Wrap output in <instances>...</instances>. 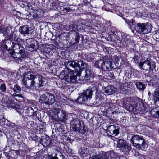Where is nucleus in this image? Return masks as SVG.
I'll list each match as a JSON object with an SVG mask.
<instances>
[{
  "mask_svg": "<svg viewBox=\"0 0 159 159\" xmlns=\"http://www.w3.org/2000/svg\"><path fill=\"white\" fill-rule=\"evenodd\" d=\"M65 65L66 67L59 75V77L61 79H64L69 82L74 83L76 81V76L74 74V71L68 67L74 69L77 75H80L81 73L82 66L84 63L81 61L77 62L72 61H67L65 62Z\"/></svg>",
  "mask_w": 159,
  "mask_h": 159,
  "instance_id": "1",
  "label": "nucleus"
},
{
  "mask_svg": "<svg viewBox=\"0 0 159 159\" xmlns=\"http://www.w3.org/2000/svg\"><path fill=\"white\" fill-rule=\"evenodd\" d=\"M22 84L28 89H35L37 87H43L45 84L43 77L40 75L34 76L31 72H28L25 74Z\"/></svg>",
  "mask_w": 159,
  "mask_h": 159,
  "instance_id": "2",
  "label": "nucleus"
},
{
  "mask_svg": "<svg viewBox=\"0 0 159 159\" xmlns=\"http://www.w3.org/2000/svg\"><path fill=\"white\" fill-rule=\"evenodd\" d=\"M139 100L131 98H127L123 102V106L127 110L134 113L137 114Z\"/></svg>",
  "mask_w": 159,
  "mask_h": 159,
  "instance_id": "3",
  "label": "nucleus"
},
{
  "mask_svg": "<svg viewBox=\"0 0 159 159\" xmlns=\"http://www.w3.org/2000/svg\"><path fill=\"white\" fill-rule=\"evenodd\" d=\"M92 89L89 88L87 89L80 94L79 97L76 100V102L82 104L86 103L92 98Z\"/></svg>",
  "mask_w": 159,
  "mask_h": 159,
  "instance_id": "4",
  "label": "nucleus"
},
{
  "mask_svg": "<svg viewBox=\"0 0 159 159\" xmlns=\"http://www.w3.org/2000/svg\"><path fill=\"white\" fill-rule=\"evenodd\" d=\"M152 29L151 24L149 23H137L135 30L141 34H144L150 32Z\"/></svg>",
  "mask_w": 159,
  "mask_h": 159,
  "instance_id": "5",
  "label": "nucleus"
},
{
  "mask_svg": "<svg viewBox=\"0 0 159 159\" xmlns=\"http://www.w3.org/2000/svg\"><path fill=\"white\" fill-rule=\"evenodd\" d=\"M12 28L10 27H5L1 26L0 27V33H2L3 36H6L9 39H11L13 40L18 41V38L16 35V32L14 31L11 32Z\"/></svg>",
  "mask_w": 159,
  "mask_h": 159,
  "instance_id": "6",
  "label": "nucleus"
},
{
  "mask_svg": "<svg viewBox=\"0 0 159 159\" xmlns=\"http://www.w3.org/2000/svg\"><path fill=\"white\" fill-rule=\"evenodd\" d=\"M130 142L134 147L140 149H143L146 145L145 140L142 136L137 135H135L132 137Z\"/></svg>",
  "mask_w": 159,
  "mask_h": 159,
  "instance_id": "7",
  "label": "nucleus"
},
{
  "mask_svg": "<svg viewBox=\"0 0 159 159\" xmlns=\"http://www.w3.org/2000/svg\"><path fill=\"white\" fill-rule=\"evenodd\" d=\"M71 127L75 131L79 132L82 134L84 133L85 132L84 128L82 126L81 122L77 118H73L70 122Z\"/></svg>",
  "mask_w": 159,
  "mask_h": 159,
  "instance_id": "8",
  "label": "nucleus"
},
{
  "mask_svg": "<svg viewBox=\"0 0 159 159\" xmlns=\"http://www.w3.org/2000/svg\"><path fill=\"white\" fill-rule=\"evenodd\" d=\"M55 101L54 95L51 93H47L42 95L40 98L39 102L41 103H45L47 105H52Z\"/></svg>",
  "mask_w": 159,
  "mask_h": 159,
  "instance_id": "9",
  "label": "nucleus"
},
{
  "mask_svg": "<svg viewBox=\"0 0 159 159\" xmlns=\"http://www.w3.org/2000/svg\"><path fill=\"white\" fill-rule=\"evenodd\" d=\"M53 119L56 121H64L66 120V115L65 111L60 109H55L53 111Z\"/></svg>",
  "mask_w": 159,
  "mask_h": 159,
  "instance_id": "10",
  "label": "nucleus"
},
{
  "mask_svg": "<svg viewBox=\"0 0 159 159\" xmlns=\"http://www.w3.org/2000/svg\"><path fill=\"white\" fill-rule=\"evenodd\" d=\"M18 39H20L18 40V41L14 40L16 43H14V42H12V45L13 46L12 48L13 50L15 51V54L14 53L12 54V57H13L15 60H20V59L19 57H16L14 56V55H16L15 54V53L18 54V53H19L21 51H22V50H24L23 47L19 43V42L20 41V39L18 38Z\"/></svg>",
  "mask_w": 159,
  "mask_h": 159,
  "instance_id": "11",
  "label": "nucleus"
},
{
  "mask_svg": "<svg viewBox=\"0 0 159 159\" xmlns=\"http://www.w3.org/2000/svg\"><path fill=\"white\" fill-rule=\"evenodd\" d=\"M117 146L120 148V149L124 152H127L129 151L130 147L128 144H126L125 141L121 139H118Z\"/></svg>",
  "mask_w": 159,
  "mask_h": 159,
  "instance_id": "12",
  "label": "nucleus"
},
{
  "mask_svg": "<svg viewBox=\"0 0 159 159\" xmlns=\"http://www.w3.org/2000/svg\"><path fill=\"white\" fill-rule=\"evenodd\" d=\"M150 58H148L145 61L140 62L139 64V66L141 69L146 70L150 69L151 68V63L150 62Z\"/></svg>",
  "mask_w": 159,
  "mask_h": 159,
  "instance_id": "13",
  "label": "nucleus"
},
{
  "mask_svg": "<svg viewBox=\"0 0 159 159\" xmlns=\"http://www.w3.org/2000/svg\"><path fill=\"white\" fill-rule=\"evenodd\" d=\"M113 157H115V152L113 151H110L103 152L98 158V159H112Z\"/></svg>",
  "mask_w": 159,
  "mask_h": 159,
  "instance_id": "14",
  "label": "nucleus"
},
{
  "mask_svg": "<svg viewBox=\"0 0 159 159\" xmlns=\"http://www.w3.org/2000/svg\"><path fill=\"white\" fill-rule=\"evenodd\" d=\"M27 43L26 46L27 49L31 52L34 51L35 48V41L33 38H29L26 40Z\"/></svg>",
  "mask_w": 159,
  "mask_h": 159,
  "instance_id": "15",
  "label": "nucleus"
},
{
  "mask_svg": "<svg viewBox=\"0 0 159 159\" xmlns=\"http://www.w3.org/2000/svg\"><path fill=\"white\" fill-rule=\"evenodd\" d=\"M107 129V131L113 137L117 136L119 133V130L116 129V126L114 125L109 126Z\"/></svg>",
  "mask_w": 159,
  "mask_h": 159,
  "instance_id": "16",
  "label": "nucleus"
},
{
  "mask_svg": "<svg viewBox=\"0 0 159 159\" xmlns=\"http://www.w3.org/2000/svg\"><path fill=\"white\" fill-rule=\"evenodd\" d=\"M19 32L22 34L25 35L32 33L30 28H29L27 25L20 27L19 29Z\"/></svg>",
  "mask_w": 159,
  "mask_h": 159,
  "instance_id": "17",
  "label": "nucleus"
},
{
  "mask_svg": "<svg viewBox=\"0 0 159 159\" xmlns=\"http://www.w3.org/2000/svg\"><path fill=\"white\" fill-rule=\"evenodd\" d=\"M102 67L104 70H107L113 68L114 66L112 62L109 61H106L102 64Z\"/></svg>",
  "mask_w": 159,
  "mask_h": 159,
  "instance_id": "18",
  "label": "nucleus"
},
{
  "mask_svg": "<svg viewBox=\"0 0 159 159\" xmlns=\"http://www.w3.org/2000/svg\"><path fill=\"white\" fill-rule=\"evenodd\" d=\"M116 90V88L113 86H108L105 88L104 94L107 95H111L115 92Z\"/></svg>",
  "mask_w": 159,
  "mask_h": 159,
  "instance_id": "19",
  "label": "nucleus"
},
{
  "mask_svg": "<svg viewBox=\"0 0 159 159\" xmlns=\"http://www.w3.org/2000/svg\"><path fill=\"white\" fill-rule=\"evenodd\" d=\"M153 97L155 102L159 100V88H157L154 91Z\"/></svg>",
  "mask_w": 159,
  "mask_h": 159,
  "instance_id": "20",
  "label": "nucleus"
},
{
  "mask_svg": "<svg viewBox=\"0 0 159 159\" xmlns=\"http://www.w3.org/2000/svg\"><path fill=\"white\" fill-rule=\"evenodd\" d=\"M151 115L156 118H159V108H154L151 111Z\"/></svg>",
  "mask_w": 159,
  "mask_h": 159,
  "instance_id": "21",
  "label": "nucleus"
},
{
  "mask_svg": "<svg viewBox=\"0 0 159 159\" xmlns=\"http://www.w3.org/2000/svg\"><path fill=\"white\" fill-rule=\"evenodd\" d=\"M135 85L137 88L139 90H143L145 89L144 84L141 82H136L135 83Z\"/></svg>",
  "mask_w": 159,
  "mask_h": 159,
  "instance_id": "22",
  "label": "nucleus"
},
{
  "mask_svg": "<svg viewBox=\"0 0 159 159\" xmlns=\"http://www.w3.org/2000/svg\"><path fill=\"white\" fill-rule=\"evenodd\" d=\"M42 141L43 145L44 146H47L50 144L51 139L48 137L43 139Z\"/></svg>",
  "mask_w": 159,
  "mask_h": 159,
  "instance_id": "23",
  "label": "nucleus"
},
{
  "mask_svg": "<svg viewBox=\"0 0 159 159\" xmlns=\"http://www.w3.org/2000/svg\"><path fill=\"white\" fill-rule=\"evenodd\" d=\"M19 53L21 55V57L23 58H26L28 56V52L24 51V50H22V51H21Z\"/></svg>",
  "mask_w": 159,
  "mask_h": 159,
  "instance_id": "24",
  "label": "nucleus"
},
{
  "mask_svg": "<svg viewBox=\"0 0 159 159\" xmlns=\"http://www.w3.org/2000/svg\"><path fill=\"white\" fill-rule=\"evenodd\" d=\"M27 112L28 116L31 117L34 116V111L31 107L28 108Z\"/></svg>",
  "mask_w": 159,
  "mask_h": 159,
  "instance_id": "25",
  "label": "nucleus"
},
{
  "mask_svg": "<svg viewBox=\"0 0 159 159\" xmlns=\"http://www.w3.org/2000/svg\"><path fill=\"white\" fill-rule=\"evenodd\" d=\"M10 39H7L6 41V42L5 43V44H7L5 45L4 48L6 50L10 49L9 48H8V47H9L11 46V44L12 42Z\"/></svg>",
  "mask_w": 159,
  "mask_h": 159,
  "instance_id": "26",
  "label": "nucleus"
},
{
  "mask_svg": "<svg viewBox=\"0 0 159 159\" xmlns=\"http://www.w3.org/2000/svg\"><path fill=\"white\" fill-rule=\"evenodd\" d=\"M70 28L71 31L74 33V34H75V33H77L76 31L78 29L75 25H71L70 26Z\"/></svg>",
  "mask_w": 159,
  "mask_h": 159,
  "instance_id": "27",
  "label": "nucleus"
},
{
  "mask_svg": "<svg viewBox=\"0 0 159 159\" xmlns=\"http://www.w3.org/2000/svg\"><path fill=\"white\" fill-rule=\"evenodd\" d=\"M29 2H28V0H24V1L21 2V3L20 4L21 5L20 6L21 7H24L26 6H28Z\"/></svg>",
  "mask_w": 159,
  "mask_h": 159,
  "instance_id": "28",
  "label": "nucleus"
},
{
  "mask_svg": "<svg viewBox=\"0 0 159 159\" xmlns=\"http://www.w3.org/2000/svg\"><path fill=\"white\" fill-rule=\"evenodd\" d=\"M112 159H127L126 157L124 156L119 157L118 154L115 152V157H113Z\"/></svg>",
  "mask_w": 159,
  "mask_h": 159,
  "instance_id": "29",
  "label": "nucleus"
},
{
  "mask_svg": "<svg viewBox=\"0 0 159 159\" xmlns=\"http://www.w3.org/2000/svg\"><path fill=\"white\" fill-rule=\"evenodd\" d=\"M75 43H77L79 42V39L80 37V35L79 33H75Z\"/></svg>",
  "mask_w": 159,
  "mask_h": 159,
  "instance_id": "30",
  "label": "nucleus"
},
{
  "mask_svg": "<svg viewBox=\"0 0 159 159\" xmlns=\"http://www.w3.org/2000/svg\"><path fill=\"white\" fill-rule=\"evenodd\" d=\"M13 89L15 92L17 93H20L21 90L20 87L17 85H15Z\"/></svg>",
  "mask_w": 159,
  "mask_h": 159,
  "instance_id": "31",
  "label": "nucleus"
},
{
  "mask_svg": "<svg viewBox=\"0 0 159 159\" xmlns=\"http://www.w3.org/2000/svg\"><path fill=\"white\" fill-rule=\"evenodd\" d=\"M119 59L117 56H114L112 58V62L114 63V65H116L119 61Z\"/></svg>",
  "mask_w": 159,
  "mask_h": 159,
  "instance_id": "32",
  "label": "nucleus"
},
{
  "mask_svg": "<svg viewBox=\"0 0 159 159\" xmlns=\"http://www.w3.org/2000/svg\"><path fill=\"white\" fill-rule=\"evenodd\" d=\"M0 89L3 92H4L6 91V87L5 86V84L4 83L2 84H1L0 86Z\"/></svg>",
  "mask_w": 159,
  "mask_h": 159,
  "instance_id": "33",
  "label": "nucleus"
},
{
  "mask_svg": "<svg viewBox=\"0 0 159 159\" xmlns=\"http://www.w3.org/2000/svg\"><path fill=\"white\" fill-rule=\"evenodd\" d=\"M131 41V39H129L127 38H125V39L124 41L125 43V45H126V46H127L129 45V44L130 42Z\"/></svg>",
  "mask_w": 159,
  "mask_h": 159,
  "instance_id": "34",
  "label": "nucleus"
},
{
  "mask_svg": "<svg viewBox=\"0 0 159 159\" xmlns=\"http://www.w3.org/2000/svg\"><path fill=\"white\" fill-rule=\"evenodd\" d=\"M126 22L130 25H133L134 23L133 19L128 20H126Z\"/></svg>",
  "mask_w": 159,
  "mask_h": 159,
  "instance_id": "35",
  "label": "nucleus"
},
{
  "mask_svg": "<svg viewBox=\"0 0 159 159\" xmlns=\"http://www.w3.org/2000/svg\"><path fill=\"white\" fill-rule=\"evenodd\" d=\"M5 155V156H6L7 157L8 159H10V158L11 157L9 155V154H8L7 153H6Z\"/></svg>",
  "mask_w": 159,
  "mask_h": 159,
  "instance_id": "36",
  "label": "nucleus"
},
{
  "mask_svg": "<svg viewBox=\"0 0 159 159\" xmlns=\"http://www.w3.org/2000/svg\"><path fill=\"white\" fill-rule=\"evenodd\" d=\"M52 159H58V158L56 157H52Z\"/></svg>",
  "mask_w": 159,
  "mask_h": 159,
  "instance_id": "37",
  "label": "nucleus"
},
{
  "mask_svg": "<svg viewBox=\"0 0 159 159\" xmlns=\"http://www.w3.org/2000/svg\"><path fill=\"white\" fill-rule=\"evenodd\" d=\"M90 159H98V158H96L91 157V158H90Z\"/></svg>",
  "mask_w": 159,
  "mask_h": 159,
  "instance_id": "38",
  "label": "nucleus"
},
{
  "mask_svg": "<svg viewBox=\"0 0 159 159\" xmlns=\"http://www.w3.org/2000/svg\"><path fill=\"white\" fill-rule=\"evenodd\" d=\"M21 2L23 1H24V0H19Z\"/></svg>",
  "mask_w": 159,
  "mask_h": 159,
  "instance_id": "39",
  "label": "nucleus"
},
{
  "mask_svg": "<svg viewBox=\"0 0 159 159\" xmlns=\"http://www.w3.org/2000/svg\"><path fill=\"white\" fill-rule=\"evenodd\" d=\"M14 95H16V93H14Z\"/></svg>",
  "mask_w": 159,
  "mask_h": 159,
  "instance_id": "40",
  "label": "nucleus"
},
{
  "mask_svg": "<svg viewBox=\"0 0 159 159\" xmlns=\"http://www.w3.org/2000/svg\"><path fill=\"white\" fill-rule=\"evenodd\" d=\"M86 3H84V5H85Z\"/></svg>",
  "mask_w": 159,
  "mask_h": 159,
  "instance_id": "41",
  "label": "nucleus"
},
{
  "mask_svg": "<svg viewBox=\"0 0 159 159\" xmlns=\"http://www.w3.org/2000/svg\"><path fill=\"white\" fill-rule=\"evenodd\" d=\"M158 101L159 102V100Z\"/></svg>",
  "mask_w": 159,
  "mask_h": 159,
  "instance_id": "42",
  "label": "nucleus"
}]
</instances>
